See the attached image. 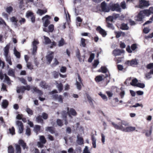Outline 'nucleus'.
<instances>
[{
	"label": "nucleus",
	"mask_w": 153,
	"mask_h": 153,
	"mask_svg": "<svg viewBox=\"0 0 153 153\" xmlns=\"http://www.w3.org/2000/svg\"><path fill=\"white\" fill-rule=\"evenodd\" d=\"M58 91L56 90H54L50 92V94L53 95V98L56 100H57L59 102H60L61 103H63V98L62 95H59L58 94H54L55 93H58Z\"/></svg>",
	"instance_id": "f257e3e1"
},
{
	"label": "nucleus",
	"mask_w": 153,
	"mask_h": 153,
	"mask_svg": "<svg viewBox=\"0 0 153 153\" xmlns=\"http://www.w3.org/2000/svg\"><path fill=\"white\" fill-rule=\"evenodd\" d=\"M109 8L110 10H111L112 11H116L120 12L121 11L120 6L118 3L116 4L110 3L109 4Z\"/></svg>",
	"instance_id": "f03ea898"
},
{
	"label": "nucleus",
	"mask_w": 153,
	"mask_h": 153,
	"mask_svg": "<svg viewBox=\"0 0 153 153\" xmlns=\"http://www.w3.org/2000/svg\"><path fill=\"white\" fill-rule=\"evenodd\" d=\"M100 7L102 12H108L110 10L109 5L108 6L105 1H103L101 3Z\"/></svg>",
	"instance_id": "7ed1b4c3"
},
{
	"label": "nucleus",
	"mask_w": 153,
	"mask_h": 153,
	"mask_svg": "<svg viewBox=\"0 0 153 153\" xmlns=\"http://www.w3.org/2000/svg\"><path fill=\"white\" fill-rule=\"evenodd\" d=\"M26 17L27 18L29 19L30 17V19L32 22L34 23L35 21V16L34 13L31 11H27L26 14Z\"/></svg>",
	"instance_id": "20e7f679"
},
{
	"label": "nucleus",
	"mask_w": 153,
	"mask_h": 153,
	"mask_svg": "<svg viewBox=\"0 0 153 153\" xmlns=\"http://www.w3.org/2000/svg\"><path fill=\"white\" fill-rule=\"evenodd\" d=\"M16 125L18 126V132L20 134L22 133L24 130L23 123L20 121L17 120L16 122Z\"/></svg>",
	"instance_id": "39448f33"
},
{
	"label": "nucleus",
	"mask_w": 153,
	"mask_h": 153,
	"mask_svg": "<svg viewBox=\"0 0 153 153\" xmlns=\"http://www.w3.org/2000/svg\"><path fill=\"white\" fill-rule=\"evenodd\" d=\"M39 42L38 40H34L33 42H32L33 45V51H32V54L33 55H35L37 50L38 47L37 45L39 44Z\"/></svg>",
	"instance_id": "423d86ee"
},
{
	"label": "nucleus",
	"mask_w": 153,
	"mask_h": 153,
	"mask_svg": "<svg viewBox=\"0 0 153 153\" xmlns=\"http://www.w3.org/2000/svg\"><path fill=\"white\" fill-rule=\"evenodd\" d=\"M67 111H68V115L71 118H72V116H75L77 114L76 111L73 108H71L69 109V108L68 107Z\"/></svg>",
	"instance_id": "0eeeda50"
},
{
	"label": "nucleus",
	"mask_w": 153,
	"mask_h": 153,
	"mask_svg": "<svg viewBox=\"0 0 153 153\" xmlns=\"http://www.w3.org/2000/svg\"><path fill=\"white\" fill-rule=\"evenodd\" d=\"M96 30L98 31L103 37H105L107 34L106 32L100 26H98L96 28Z\"/></svg>",
	"instance_id": "6e6552de"
},
{
	"label": "nucleus",
	"mask_w": 153,
	"mask_h": 153,
	"mask_svg": "<svg viewBox=\"0 0 153 153\" xmlns=\"http://www.w3.org/2000/svg\"><path fill=\"white\" fill-rule=\"evenodd\" d=\"M54 53L53 52H51L48 54L46 55V58L48 61V63L50 64L53 58Z\"/></svg>",
	"instance_id": "1a4fd4ad"
},
{
	"label": "nucleus",
	"mask_w": 153,
	"mask_h": 153,
	"mask_svg": "<svg viewBox=\"0 0 153 153\" xmlns=\"http://www.w3.org/2000/svg\"><path fill=\"white\" fill-rule=\"evenodd\" d=\"M124 52V51L123 50H120L119 49H115L113 51V53L114 56L120 55L121 53Z\"/></svg>",
	"instance_id": "9d476101"
},
{
	"label": "nucleus",
	"mask_w": 153,
	"mask_h": 153,
	"mask_svg": "<svg viewBox=\"0 0 153 153\" xmlns=\"http://www.w3.org/2000/svg\"><path fill=\"white\" fill-rule=\"evenodd\" d=\"M135 127L133 126L128 127L125 128L123 127V131L127 132H131L134 131L135 130Z\"/></svg>",
	"instance_id": "9b49d317"
},
{
	"label": "nucleus",
	"mask_w": 153,
	"mask_h": 153,
	"mask_svg": "<svg viewBox=\"0 0 153 153\" xmlns=\"http://www.w3.org/2000/svg\"><path fill=\"white\" fill-rule=\"evenodd\" d=\"M40 86L44 89H47L50 87V86L45 81H42L40 84Z\"/></svg>",
	"instance_id": "f8f14e48"
},
{
	"label": "nucleus",
	"mask_w": 153,
	"mask_h": 153,
	"mask_svg": "<svg viewBox=\"0 0 153 153\" xmlns=\"http://www.w3.org/2000/svg\"><path fill=\"white\" fill-rule=\"evenodd\" d=\"M137 19H136L138 21H143V19L144 18V16L142 13L140 11L137 16Z\"/></svg>",
	"instance_id": "ddd939ff"
},
{
	"label": "nucleus",
	"mask_w": 153,
	"mask_h": 153,
	"mask_svg": "<svg viewBox=\"0 0 153 153\" xmlns=\"http://www.w3.org/2000/svg\"><path fill=\"white\" fill-rule=\"evenodd\" d=\"M18 143L20 146L21 145L23 149H25L26 148L27 149L28 147H27L26 143L24 142V140L22 139H20L19 140Z\"/></svg>",
	"instance_id": "4468645a"
},
{
	"label": "nucleus",
	"mask_w": 153,
	"mask_h": 153,
	"mask_svg": "<svg viewBox=\"0 0 153 153\" xmlns=\"http://www.w3.org/2000/svg\"><path fill=\"white\" fill-rule=\"evenodd\" d=\"M25 86H21L20 87H17L16 89V92L18 93H19L21 92L22 93H24L25 89Z\"/></svg>",
	"instance_id": "2eb2a0df"
},
{
	"label": "nucleus",
	"mask_w": 153,
	"mask_h": 153,
	"mask_svg": "<svg viewBox=\"0 0 153 153\" xmlns=\"http://www.w3.org/2000/svg\"><path fill=\"white\" fill-rule=\"evenodd\" d=\"M111 124L115 129L120 130L123 131V127L122 125L119 126L113 122H111Z\"/></svg>",
	"instance_id": "dca6fc26"
},
{
	"label": "nucleus",
	"mask_w": 153,
	"mask_h": 153,
	"mask_svg": "<svg viewBox=\"0 0 153 153\" xmlns=\"http://www.w3.org/2000/svg\"><path fill=\"white\" fill-rule=\"evenodd\" d=\"M77 143L79 145H81L83 144L84 143V140L82 137H79V135L77 136Z\"/></svg>",
	"instance_id": "f3484780"
},
{
	"label": "nucleus",
	"mask_w": 153,
	"mask_h": 153,
	"mask_svg": "<svg viewBox=\"0 0 153 153\" xmlns=\"http://www.w3.org/2000/svg\"><path fill=\"white\" fill-rule=\"evenodd\" d=\"M33 89L35 92L37 93L39 96H42L43 94V92L41 90L38 89L37 87H33Z\"/></svg>",
	"instance_id": "a211bd4d"
},
{
	"label": "nucleus",
	"mask_w": 153,
	"mask_h": 153,
	"mask_svg": "<svg viewBox=\"0 0 153 153\" xmlns=\"http://www.w3.org/2000/svg\"><path fill=\"white\" fill-rule=\"evenodd\" d=\"M46 130L49 131L51 134H54L55 133V129L52 126L47 127L46 128Z\"/></svg>",
	"instance_id": "6ab92c4d"
},
{
	"label": "nucleus",
	"mask_w": 153,
	"mask_h": 153,
	"mask_svg": "<svg viewBox=\"0 0 153 153\" xmlns=\"http://www.w3.org/2000/svg\"><path fill=\"white\" fill-rule=\"evenodd\" d=\"M9 46L8 45H7L4 48V55L5 57H7L8 56V53L9 52Z\"/></svg>",
	"instance_id": "aec40b11"
},
{
	"label": "nucleus",
	"mask_w": 153,
	"mask_h": 153,
	"mask_svg": "<svg viewBox=\"0 0 153 153\" xmlns=\"http://www.w3.org/2000/svg\"><path fill=\"white\" fill-rule=\"evenodd\" d=\"M41 126L39 125H36L34 128V131L37 134L38 132H40Z\"/></svg>",
	"instance_id": "412c9836"
},
{
	"label": "nucleus",
	"mask_w": 153,
	"mask_h": 153,
	"mask_svg": "<svg viewBox=\"0 0 153 153\" xmlns=\"http://www.w3.org/2000/svg\"><path fill=\"white\" fill-rule=\"evenodd\" d=\"M86 95L87 97L88 101L90 104L91 106H93V100L88 94L86 93Z\"/></svg>",
	"instance_id": "4be33fe9"
},
{
	"label": "nucleus",
	"mask_w": 153,
	"mask_h": 153,
	"mask_svg": "<svg viewBox=\"0 0 153 153\" xmlns=\"http://www.w3.org/2000/svg\"><path fill=\"white\" fill-rule=\"evenodd\" d=\"M8 75L10 76L14 77L15 76L14 70L12 68H10L8 72Z\"/></svg>",
	"instance_id": "5701e85b"
},
{
	"label": "nucleus",
	"mask_w": 153,
	"mask_h": 153,
	"mask_svg": "<svg viewBox=\"0 0 153 153\" xmlns=\"http://www.w3.org/2000/svg\"><path fill=\"white\" fill-rule=\"evenodd\" d=\"M16 153H21V148L20 146L18 144H15Z\"/></svg>",
	"instance_id": "b1692460"
},
{
	"label": "nucleus",
	"mask_w": 153,
	"mask_h": 153,
	"mask_svg": "<svg viewBox=\"0 0 153 153\" xmlns=\"http://www.w3.org/2000/svg\"><path fill=\"white\" fill-rule=\"evenodd\" d=\"M36 120L38 123H40L41 124L44 123L43 120L42 119V116L40 115H39L36 117Z\"/></svg>",
	"instance_id": "393cba45"
},
{
	"label": "nucleus",
	"mask_w": 153,
	"mask_h": 153,
	"mask_svg": "<svg viewBox=\"0 0 153 153\" xmlns=\"http://www.w3.org/2000/svg\"><path fill=\"white\" fill-rule=\"evenodd\" d=\"M8 105V102L6 100H3L2 103V106L4 108H6Z\"/></svg>",
	"instance_id": "a878e982"
},
{
	"label": "nucleus",
	"mask_w": 153,
	"mask_h": 153,
	"mask_svg": "<svg viewBox=\"0 0 153 153\" xmlns=\"http://www.w3.org/2000/svg\"><path fill=\"white\" fill-rule=\"evenodd\" d=\"M140 4H143L144 6L146 7H148L149 5V2L145 0H141L140 1Z\"/></svg>",
	"instance_id": "bb28decb"
},
{
	"label": "nucleus",
	"mask_w": 153,
	"mask_h": 153,
	"mask_svg": "<svg viewBox=\"0 0 153 153\" xmlns=\"http://www.w3.org/2000/svg\"><path fill=\"white\" fill-rule=\"evenodd\" d=\"M108 71L107 68L104 66H102L101 68L97 71L98 72H101L103 73H106Z\"/></svg>",
	"instance_id": "cd10ccee"
},
{
	"label": "nucleus",
	"mask_w": 153,
	"mask_h": 153,
	"mask_svg": "<svg viewBox=\"0 0 153 153\" xmlns=\"http://www.w3.org/2000/svg\"><path fill=\"white\" fill-rule=\"evenodd\" d=\"M120 29L122 30H128L129 27L127 24L123 23L121 24V26L120 27Z\"/></svg>",
	"instance_id": "c85d7f7f"
},
{
	"label": "nucleus",
	"mask_w": 153,
	"mask_h": 153,
	"mask_svg": "<svg viewBox=\"0 0 153 153\" xmlns=\"http://www.w3.org/2000/svg\"><path fill=\"white\" fill-rule=\"evenodd\" d=\"M62 118L63 119H67V116L68 115V111L67 112L65 111H63L62 112Z\"/></svg>",
	"instance_id": "c756f323"
},
{
	"label": "nucleus",
	"mask_w": 153,
	"mask_h": 153,
	"mask_svg": "<svg viewBox=\"0 0 153 153\" xmlns=\"http://www.w3.org/2000/svg\"><path fill=\"white\" fill-rule=\"evenodd\" d=\"M44 38L45 41V44H48L51 43V40L49 38L45 36H44Z\"/></svg>",
	"instance_id": "7c9ffc66"
},
{
	"label": "nucleus",
	"mask_w": 153,
	"mask_h": 153,
	"mask_svg": "<svg viewBox=\"0 0 153 153\" xmlns=\"http://www.w3.org/2000/svg\"><path fill=\"white\" fill-rule=\"evenodd\" d=\"M137 60L136 59H133L130 61V66H133V65L138 64Z\"/></svg>",
	"instance_id": "2f4dec72"
},
{
	"label": "nucleus",
	"mask_w": 153,
	"mask_h": 153,
	"mask_svg": "<svg viewBox=\"0 0 153 153\" xmlns=\"http://www.w3.org/2000/svg\"><path fill=\"white\" fill-rule=\"evenodd\" d=\"M138 80L136 78L133 79L132 81L130 82V85L133 86H136V84L138 83Z\"/></svg>",
	"instance_id": "473e14b6"
},
{
	"label": "nucleus",
	"mask_w": 153,
	"mask_h": 153,
	"mask_svg": "<svg viewBox=\"0 0 153 153\" xmlns=\"http://www.w3.org/2000/svg\"><path fill=\"white\" fill-rule=\"evenodd\" d=\"M140 11L142 12V13L143 14H145L147 16H149L151 14L150 10H144L142 11Z\"/></svg>",
	"instance_id": "72a5a7b5"
},
{
	"label": "nucleus",
	"mask_w": 153,
	"mask_h": 153,
	"mask_svg": "<svg viewBox=\"0 0 153 153\" xmlns=\"http://www.w3.org/2000/svg\"><path fill=\"white\" fill-rule=\"evenodd\" d=\"M99 94L104 100L105 101H107L108 98L105 94H102L101 92H100Z\"/></svg>",
	"instance_id": "f704fd0d"
},
{
	"label": "nucleus",
	"mask_w": 153,
	"mask_h": 153,
	"mask_svg": "<svg viewBox=\"0 0 153 153\" xmlns=\"http://www.w3.org/2000/svg\"><path fill=\"white\" fill-rule=\"evenodd\" d=\"M58 43V46L59 47L62 46L66 44L65 43L64 39L63 38H62L59 41Z\"/></svg>",
	"instance_id": "c9c22d12"
},
{
	"label": "nucleus",
	"mask_w": 153,
	"mask_h": 153,
	"mask_svg": "<svg viewBox=\"0 0 153 153\" xmlns=\"http://www.w3.org/2000/svg\"><path fill=\"white\" fill-rule=\"evenodd\" d=\"M57 87L58 88L59 92H60L63 89V85L61 83H57Z\"/></svg>",
	"instance_id": "e433bc0d"
},
{
	"label": "nucleus",
	"mask_w": 153,
	"mask_h": 153,
	"mask_svg": "<svg viewBox=\"0 0 153 153\" xmlns=\"http://www.w3.org/2000/svg\"><path fill=\"white\" fill-rule=\"evenodd\" d=\"M10 20L11 22L15 23L14 24L15 25H17V22L18 20L16 17L13 16L10 18Z\"/></svg>",
	"instance_id": "4c0bfd02"
},
{
	"label": "nucleus",
	"mask_w": 153,
	"mask_h": 153,
	"mask_svg": "<svg viewBox=\"0 0 153 153\" xmlns=\"http://www.w3.org/2000/svg\"><path fill=\"white\" fill-rule=\"evenodd\" d=\"M104 75H98L96 76V82H100L102 81L103 79L102 76H103Z\"/></svg>",
	"instance_id": "58836bf2"
},
{
	"label": "nucleus",
	"mask_w": 153,
	"mask_h": 153,
	"mask_svg": "<svg viewBox=\"0 0 153 153\" xmlns=\"http://www.w3.org/2000/svg\"><path fill=\"white\" fill-rule=\"evenodd\" d=\"M107 27L109 28L114 30V27L112 23H111L108 22H107Z\"/></svg>",
	"instance_id": "ea45409f"
},
{
	"label": "nucleus",
	"mask_w": 153,
	"mask_h": 153,
	"mask_svg": "<svg viewBox=\"0 0 153 153\" xmlns=\"http://www.w3.org/2000/svg\"><path fill=\"white\" fill-rule=\"evenodd\" d=\"M47 11V9H45L44 10H42L41 9H38V13L40 15H42L45 13Z\"/></svg>",
	"instance_id": "a19ab883"
},
{
	"label": "nucleus",
	"mask_w": 153,
	"mask_h": 153,
	"mask_svg": "<svg viewBox=\"0 0 153 153\" xmlns=\"http://www.w3.org/2000/svg\"><path fill=\"white\" fill-rule=\"evenodd\" d=\"M8 153H14V149L12 145L8 147Z\"/></svg>",
	"instance_id": "79ce46f5"
},
{
	"label": "nucleus",
	"mask_w": 153,
	"mask_h": 153,
	"mask_svg": "<svg viewBox=\"0 0 153 153\" xmlns=\"http://www.w3.org/2000/svg\"><path fill=\"white\" fill-rule=\"evenodd\" d=\"M94 54L93 53H91L90 55V57L88 59V62H91L94 58Z\"/></svg>",
	"instance_id": "37998d69"
},
{
	"label": "nucleus",
	"mask_w": 153,
	"mask_h": 153,
	"mask_svg": "<svg viewBox=\"0 0 153 153\" xmlns=\"http://www.w3.org/2000/svg\"><path fill=\"white\" fill-rule=\"evenodd\" d=\"M80 46L83 47L86 46L85 39L83 38L81 39Z\"/></svg>",
	"instance_id": "c03bdc74"
},
{
	"label": "nucleus",
	"mask_w": 153,
	"mask_h": 153,
	"mask_svg": "<svg viewBox=\"0 0 153 153\" xmlns=\"http://www.w3.org/2000/svg\"><path fill=\"white\" fill-rule=\"evenodd\" d=\"M56 123L57 125L61 127L63 125V123L62 120L60 119L57 120Z\"/></svg>",
	"instance_id": "a18cd8bd"
},
{
	"label": "nucleus",
	"mask_w": 153,
	"mask_h": 153,
	"mask_svg": "<svg viewBox=\"0 0 153 153\" xmlns=\"http://www.w3.org/2000/svg\"><path fill=\"white\" fill-rule=\"evenodd\" d=\"M40 142L43 143H45L46 142V140L44 136H40Z\"/></svg>",
	"instance_id": "49530a36"
},
{
	"label": "nucleus",
	"mask_w": 153,
	"mask_h": 153,
	"mask_svg": "<svg viewBox=\"0 0 153 153\" xmlns=\"http://www.w3.org/2000/svg\"><path fill=\"white\" fill-rule=\"evenodd\" d=\"M136 86L141 88H143L145 86V84L143 83L138 82L136 84Z\"/></svg>",
	"instance_id": "de8ad7c7"
},
{
	"label": "nucleus",
	"mask_w": 153,
	"mask_h": 153,
	"mask_svg": "<svg viewBox=\"0 0 153 153\" xmlns=\"http://www.w3.org/2000/svg\"><path fill=\"white\" fill-rule=\"evenodd\" d=\"M6 61L9 63L10 65H12V63L11 61V59L10 56H7V57H5Z\"/></svg>",
	"instance_id": "09e8293b"
},
{
	"label": "nucleus",
	"mask_w": 153,
	"mask_h": 153,
	"mask_svg": "<svg viewBox=\"0 0 153 153\" xmlns=\"http://www.w3.org/2000/svg\"><path fill=\"white\" fill-rule=\"evenodd\" d=\"M14 53L16 56L18 58H20V53L15 48L14 49Z\"/></svg>",
	"instance_id": "8fccbe9b"
},
{
	"label": "nucleus",
	"mask_w": 153,
	"mask_h": 153,
	"mask_svg": "<svg viewBox=\"0 0 153 153\" xmlns=\"http://www.w3.org/2000/svg\"><path fill=\"white\" fill-rule=\"evenodd\" d=\"M6 10L7 13L10 14L13 11V8L11 6H9L7 7Z\"/></svg>",
	"instance_id": "3c124183"
},
{
	"label": "nucleus",
	"mask_w": 153,
	"mask_h": 153,
	"mask_svg": "<svg viewBox=\"0 0 153 153\" xmlns=\"http://www.w3.org/2000/svg\"><path fill=\"white\" fill-rule=\"evenodd\" d=\"M26 111L27 113L30 115H32L33 114V112L32 110L28 107H27Z\"/></svg>",
	"instance_id": "603ef678"
},
{
	"label": "nucleus",
	"mask_w": 153,
	"mask_h": 153,
	"mask_svg": "<svg viewBox=\"0 0 153 153\" xmlns=\"http://www.w3.org/2000/svg\"><path fill=\"white\" fill-rule=\"evenodd\" d=\"M152 126H151L150 128V129L149 130V133H148V131H147V132L146 133V135L147 137H149L151 135V134L152 133Z\"/></svg>",
	"instance_id": "864d4df0"
},
{
	"label": "nucleus",
	"mask_w": 153,
	"mask_h": 153,
	"mask_svg": "<svg viewBox=\"0 0 153 153\" xmlns=\"http://www.w3.org/2000/svg\"><path fill=\"white\" fill-rule=\"evenodd\" d=\"M139 106H141L142 107H143V105L142 104H140L138 103H136L135 105L130 106V108H132V107H137Z\"/></svg>",
	"instance_id": "5fc2aeb1"
},
{
	"label": "nucleus",
	"mask_w": 153,
	"mask_h": 153,
	"mask_svg": "<svg viewBox=\"0 0 153 153\" xmlns=\"http://www.w3.org/2000/svg\"><path fill=\"white\" fill-rule=\"evenodd\" d=\"M26 134L27 135L30 136L31 134V129L29 127H27L26 130Z\"/></svg>",
	"instance_id": "6e6d98bb"
},
{
	"label": "nucleus",
	"mask_w": 153,
	"mask_h": 153,
	"mask_svg": "<svg viewBox=\"0 0 153 153\" xmlns=\"http://www.w3.org/2000/svg\"><path fill=\"white\" fill-rule=\"evenodd\" d=\"M54 26L53 25L51 24L48 27L49 31L52 32L54 30Z\"/></svg>",
	"instance_id": "4d7b16f0"
},
{
	"label": "nucleus",
	"mask_w": 153,
	"mask_h": 153,
	"mask_svg": "<svg viewBox=\"0 0 153 153\" xmlns=\"http://www.w3.org/2000/svg\"><path fill=\"white\" fill-rule=\"evenodd\" d=\"M50 21L49 20V19H47L45 21L44 23V26L45 27H47L48 25L50 24Z\"/></svg>",
	"instance_id": "13d9d810"
},
{
	"label": "nucleus",
	"mask_w": 153,
	"mask_h": 153,
	"mask_svg": "<svg viewBox=\"0 0 153 153\" xmlns=\"http://www.w3.org/2000/svg\"><path fill=\"white\" fill-rule=\"evenodd\" d=\"M81 83L79 82L76 81V85L77 88L79 90H80L82 88V86L81 85Z\"/></svg>",
	"instance_id": "bf43d9fd"
},
{
	"label": "nucleus",
	"mask_w": 153,
	"mask_h": 153,
	"mask_svg": "<svg viewBox=\"0 0 153 153\" xmlns=\"http://www.w3.org/2000/svg\"><path fill=\"white\" fill-rule=\"evenodd\" d=\"M120 95L121 99H123L125 94V91L124 90H122V91L120 92L119 94Z\"/></svg>",
	"instance_id": "052dcab7"
},
{
	"label": "nucleus",
	"mask_w": 153,
	"mask_h": 153,
	"mask_svg": "<svg viewBox=\"0 0 153 153\" xmlns=\"http://www.w3.org/2000/svg\"><path fill=\"white\" fill-rule=\"evenodd\" d=\"M91 140L92 141V144L94 148H96V140L94 137L93 135H92L91 136Z\"/></svg>",
	"instance_id": "680f3d73"
},
{
	"label": "nucleus",
	"mask_w": 153,
	"mask_h": 153,
	"mask_svg": "<svg viewBox=\"0 0 153 153\" xmlns=\"http://www.w3.org/2000/svg\"><path fill=\"white\" fill-rule=\"evenodd\" d=\"M114 19L113 16H109L106 18V20L107 21L111 22H112Z\"/></svg>",
	"instance_id": "e2e57ef3"
},
{
	"label": "nucleus",
	"mask_w": 153,
	"mask_h": 153,
	"mask_svg": "<svg viewBox=\"0 0 153 153\" xmlns=\"http://www.w3.org/2000/svg\"><path fill=\"white\" fill-rule=\"evenodd\" d=\"M42 118L44 120H46L48 119V114L44 112H43L42 114Z\"/></svg>",
	"instance_id": "0e129e2a"
},
{
	"label": "nucleus",
	"mask_w": 153,
	"mask_h": 153,
	"mask_svg": "<svg viewBox=\"0 0 153 153\" xmlns=\"http://www.w3.org/2000/svg\"><path fill=\"white\" fill-rule=\"evenodd\" d=\"M120 6L123 9H125L126 7V4L125 1L122 2L120 3Z\"/></svg>",
	"instance_id": "69168bd1"
},
{
	"label": "nucleus",
	"mask_w": 153,
	"mask_h": 153,
	"mask_svg": "<svg viewBox=\"0 0 153 153\" xmlns=\"http://www.w3.org/2000/svg\"><path fill=\"white\" fill-rule=\"evenodd\" d=\"M146 67L148 69L153 68V63H151L147 65Z\"/></svg>",
	"instance_id": "338daca9"
},
{
	"label": "nucleus",
	"mask_w": 153,
	"mask_h": 153,
	"mask_svg": "<svg viewBox=\"0 0 153 153\" xmlns=\"http://www.w3.org/2000/svg\"><path fill=\"white\" fill-rule=\"evenodd\" d=\"M53 75L54 78H57L59 77V73L56 71H54L53 72Z\"/></svg>",
	"instance_id": "774afa93"
}]
</instances>
